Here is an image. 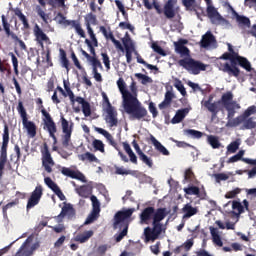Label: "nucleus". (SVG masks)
<instances>
[{
  "instance_id": "obj_49",
  "label": "nucleus",
  "mask_w": 256,
  "mask_h": 256,
  "mask_svg": "<svg viewBox=\"0 0 256 256\" xmlns=\"http://www.w3.org/2000/svg\"><path fill=\"white\" fill-rule=\"evenodd\" d=\"M44 182H45V185H47V187H49V189L53 191V193H55V191L59 189V186L57 185V183L53 182V180L50 177H46L44 179Z\"/></svg>"
},
{
  "instance_id": "obj_54",
  "label": "nucleus",
  "mask_w": 256,
  "mask_h": 256,
  "mask_svg": "<svg viewBox=\"0 0 256 256\" xmlns=\"http://www.w3.org/2000/svg\"><path fill=\"white\" fill-rule=\"evenodd\" d=\"M243 155H245V151L240 150L236 155L229 158L228 163H237V161H241Z\"/></svg>"
},
{
  "instance_id": "obj_5",
  "label": "nucleus",
  "mask_w": 256,
  "mask_h": 256,
  "mask_svg": "<svg viewBox=\"0 0 256 256\" xmlns=\"http://www.w3.org/2000/svg\"><path fill=\"white\" fill-rule=\"evenodd\" d=\"M178 64L180 67L186 69V71H191L192 75H199L201 71H207L209 67V65L193 58L181 59L178 61Z\"/></svg>"
},
{
  "instance_id": "obj_37",
  "label": "nucleus",
  "mask_w": 256,
  "mask_h": 256,
  "mask_svg": "<svg viewBox=\"0 0 256 256\" xmlns=\"http://www.w3.org/2000/svg\"><path fill=\"white\" fill-rule=\"evenodd\" d=\"M236 21L239 27H251V20L247 16L236 14Z\"/></svg>"
},
{
  "instance_id": "obj_21",
  "label": "nucleus",
  "mask_w": 256,
  "mask_h": 256,
  "mask_svg": "<svg viewBox=\"0 0 256 256\" xmlns=\"http://www.w3.org/2000/svg\"><path fill=\"white\" fill-rule=\"evenodd\" d=\"M44 131H47L49 133V137L53 139V145L57 143V136L55 133H57V124L53 119H50L49 116L47 117V122L43 126Z\"/></svg>"
},
{
  "instance_id": "obj_18",
  "label": "nucleus",
  "mask_w": 256,
  "mask_h": 256,
  "mask_svg": "<svg viewBox=\"0 0 256 256\" xmlns=\"http://www.w3.org/2000/svg\"><path fill=\"white\" fill-rule=\"evenodd\" d=\"M105 121L108 123L109 127H117V125H119L117 110H115V107L111 104L106 107Z\"/></svg>"
},
{
  "instance_id": "obj_30",
  "label": "nucleus",
  "mask_w": 256,
  "mask_h": 256,
  "mask_svg": "<svg viewBox=\"0 0 256 256\" xmlns=\"http://www.w3.org/2000/svg\"><path fill=\"white\" fill-rule=\"evenodd\" d=\"M189 114V109L183 108L176 112L175 116L171 120L172 125H177V123H181L185 117Z\"/></svg>"
},
{
  "instance_id": "obj_1",
  "label": "nucleus",
  "mask_w": 256,
  "mask_h": 256,
  "mask_svg": "<svg viewBox=\"0 0 256 256\" xmlns=\"http://www.w3.org/2000/svg\"><path fill=\"white\" fill-rule=\"evenodd\" d=\"M203 105L205 109H207V111L211 113L212 119H215V117H217L220 111H223V109H226L228 113L226 127H239V125H241V123L244 124L245 119H247L245 114H242L236 118H233L235 117V113H237V111L235 110L241 109V105L237 103V101L233 100V92L231 91L224 93L221 96L220 100L216 102H213V96L210 95L208 100L203 102Z\"/></svg>"
},
{
  "instance_id": "obj_33",
  "label": "nucleus",
  "mask_w": 256,
  "mask_h": 256,
  "mask_svg": "<svg viewBox=\"0 0 256 256\" xmlns=\"http://www.w3.org/2000/svg\"><path fill=\"white\" fill-rule=\"evenodd\" d=\"M182 211L184 213L183 219H189L193 217V215H197V208L191 206V204H186L182 208Z\"/></svg>"
},
{
  "instance_id": "obj_43",
  "label": "nucleus",
  "mask_w": 256,
  "mask_h": 256,
  "mask_svg": "<svg viewBox=\"0 0 256 256\" xmlns=\"http://www.w3.org/2000/svg\"><path fill=\"white\" fill-rule=\"evenodd\" d=\"M89 62L92 65V72L93 71H99L98 69L103 70V64H101V61L99 59H97L96 56H93Z\"/></svg>"
},
{
  "instance_id": "obj_22",
  "label": "nucleus",
  "mask_w": 256,
  "mask_h": 256,
  "mask_svg": "<svg viewBox=\"0 0 256 256\" xmlns=\"http://www.w3.org/2000/svg\"><path fill=\"white\" fill-rule=\"evenodd\" d=\"M187 43H189V40L187 39H180L178 42H174L176 53H179V55H182L183 57H189V48L185 46Z\"/></svg>"
},
{
  "instance_id": "obj_15",
  "label": "nucleus",
  "mask_w": 256,
  "mask_h": 256,
  "mask_svg": "<svg viewBox=\"0 0 256 256\" xmlns=\"http://www.w3.org/2000/svg\"><path fill=\"white\" fill-rule=\"evenodd\" d=\"M230 63H232V65H239L240 67H242V69H245L248 72L253 71V68L251 67V62H249V60L241 55H239V53L237 52H233L230 53Z\"/></svg>"
},
{
  "instance_id": "obj_40",
  "label": "nucleus",
  "mask_w": 256,
  "mask_h": 256,
  "mask_svg": "<svg viewBox=\"0 0 256 256\" xmlns=\"http://www.w3.org/2000/svg\"><path fill=\"white\" fill-rule=\"evenodd\" d=\"M60 60H61L62 67H64L67 73H69L70 71L69 59H67V52H65V50H63L62 48L60 49Z\"/></svg>"
},
{
  "instance_id": "obj_42",
  "label": "nucleus",
  "mask_w": 256,
  "mask_h": 256,
  "mask_svg": "<svg viewBox=\"0 0 256 256\" xmlns=\"http://www.w3.org/2000/svg\"><path fill=\"white\" fill-rule=\"evenodd\" d=\"M86 29L94 47H99V41L97 40V36L95 35V32L93 31V28L91 27V25L88 24V26H86Z\"/></svg>"
},
{
  "instance_id": "obj_4",
  "label": "nucleus",
  "mask_w": 256,
  "mask_h": 256,
  "mask_svg": "<svg viewBox=\"0 0 256 256\" xmlns=\"http://www.w3.org/2000/svg\"><path fill=\"white\" fill-rule=\"evenodd\" d=\"M64 89L67 97H69L71 105H75L76 103H79V105H82V112L84 116L91 117V104L85 100V98L78 96L75 98V94L73 93V90H71V87L69 84H67V81L64 80Z\"/></svg>"
},
{
  "instance_id": "obj_7",
  "label": "nucleus",
  "mask_w": 256,
  "mask_h": 256,
  "mask_svg": "<svg viewBox=\"0 0 256 256\" xmlns=\"http://www.w3.org/2000/svg\"><path fill=\"white\" fill-rule=\"evenodd\" d=\"M7 147H9V125L4 124L0 154V180L3 179V171L5 170V165H7Z\"/></svg>"
},
{
  "instance_id": "obj_6",
  "label": "nucleus",
  "mask_w": 256,
  "mask_h": 256,
  "mask_svg": "<svg viewBox=\"0 0 256 256\" xmlns=\"http://www.w3.org/2000/svg\"><path fill=\"white\" fill-rule=\"evenodd\" d=\"M17 111L22 119L23 128L26 129L28 135L32 138L36 137L37 125H35V122L29 121V118L27 117V110H25V106H23V102L20 101L18 103Z\"/></svg>"
},
{
  "instance_id": "obj_41",
  "label": "nucleus",
  "mask_w": 256,
  "mask_h": 256,
  "mask_svg": "<svg viewBox=\"0 0 256 256\" xmlns=\"http://www.w3.org/2000/svg\"><path fill=\"white\" fill-rule=\"evenodd\" d=\"M136 59L137 63H140L141 65H144V67H147V69H150V71H159V68L157 66L147 63V61H144V59L139 55V53L136 52Z\"/></svg>"
},
{
  "instance_id": "obj_52",
  "label": "nucleus",
  "mask_w": 256,
  "mask_h": 256,
  "mask_svg": "<svg viewBox=\"0 0 256 256\" xmlns=\"http://www.w3.org/2000/svg\"><path fill=\"white\" fill-rule=\"evenodd\" d=\"M12 64L14 67V73L16 77H19V60L15 54L11 53Z\"/></svg>"
},
{
  "instance_id": "obj_55",
  "label": "nucleus",
  "mask_w": 256,
  "mask_h": 256,
  "mask_svg": "<svg viewBox=\"0 0 256 256\" xmlns=\"http://www.w3.org/2000/svg\"><path fill=\"white\" fill-rule=\"evenodd\" d=\"M187 135H190L194 139H201L203 137V132L193 129L186 130Z\"/></svg>"
},
{
  "instance_id": "obj_31",
  "label": "nucleus",
  "mask_w": 256,
  "mask_h": 256,
  "mask_svg": "<svg viewBox=\"0 0 256 256\" xmlns=\"http://www.w3.org/2000/svg\"><path fill=\"white\" fill-rule=\"evenodd\" d=\"M11 11L14 13V15H16V17L19 18V21L22 22L24 29H29V20H27V16L23 14L21 8H12Z\"/></svg>"
},
{
  "instance_id": "obj_60",
  "label": "nucleus",
  "mask_w": 256,
  "mask_h": 256,
  "mask_svg": "<svg viewBox=\"0 0 256 256\" xmlns=\"http://www.w3.org/2000/svg\"><path fill=\"white\" fill-rule=\"evenodd\" d=\"M256 113V106L252 105L249 106L244 112L243 115L244 117H246V119H249V117H251V115H255Z\"/></svg>"
},
{
  "instance_id": "obj_16",
  "label": "nucleus",
  "mask_w": 256,
  "mask_h": 256,
  "mask_svg": "<svg viewBox=\"0 0 256 256\" xmlns=\"http://www.w3.org/2000/svg\"><path fill=\"white\" fill-rule=\"evenodd\" d=\"M60 123L64 133V136L62 137V145L67 149L71 143V134L73 133V128L69 127V121H67L64 116L60 117Z\"/></svg>"
},
{
  "instance_id": "obj_39",
  "label": "nucleus",
  "mask_w": 256,
  "mask_h": 256,
  "mask_svg": "<svg viewBox=\"0 0 256 256\" xmlns=\"http://www.w3.org/2000/svg\"><path fill=\"white\" fill-rule=\"evenodd\" d=\"M186 195H196V197H203L201 190L197 186H190L183 189Z\"/></svg>"
},
{
  "instance_id": "obj_3",
  "label": "nucleus",
  "mask_w": 256,
  "mask_h": 256,
  "mask_svg": "<svg viewBox=\"0 0 256 256\" xmlns=\"http://www.w3.org/2000/svg\"><path fill=\"white\" fill-rule=\"evenodd\" d=\"M116 83L122 95V103L125 113L137 121L145 119L148 115L147 108L141 104L138 98L131 95V92L127 89V83H125V80H123V78H119Z\"/></svg>"
},
{
  "instance_id": "obj_13",
  "label": "nucleus",
  "mask_w": 256,
  "mask_h": 256,
  "mask_svg": "<svg viewBox=\"0 0 256 256\" xmlns=\"http://www.w3.org/2000/svg\"><path fill=\"white\" fill-rule=\"evenodd\" d=\"M33 35L35 37L36 43L40 47H42V49H43V47H45V43H46V45H51V38H49V36L46 35V33L43 31L41 26H39V24L34 25Z\"/></svg>"
},
{
  "instance_id": "obj_9",
  "label": "nucleus",
  "mask_w": 256,
  "mask_h": 256,
  "mask_svg": "<svg viewBox=\"0 0 256 256\" xmlns=\"http://www.w3.org/2000/svg\"><path fill=\"white\" fill-rule=\"evenodd\" d=\"M153 7L158 15L164 13L166 19H174L177 15V12L175 11V2H173V0H168L164 5V9H161V5L156 1L153 2Z\"/></svg>"
},
{
  "instance_id": "obj_50",
  "label": "nucleus",
  "mask_w": 256,
  "mask_h": 256,
  "mask_svg": "<svg viewBox=\"0 0 256 256\" xmlns=\"http://www.w3.org/2000/svg\"><path fill=\"white\" fill-rule=\"evenodd\" d=\"M135 78L136 79H141L142 80L141 81L142 85H147V83H153V79H151V77H149L145 74L136 73Z\"/></svg>"
},
{
  "instance_id": "obj_56",
  "label": "nucleus",
  "mask_w": 256,
  "mask_h": 256,
  "mask_svg": "<svg viewBox=\"0 0 256 256\" xmlns=\"http://www.w3.org/2000/svg\"><path fill=\"white\" fill-rule=\"evenodd\" d=\"M239 193H241V189L235 188L234 190H231L225 194V199H235Z\"/></svg>"
},
{
  "instance_id": "obj_63",
  "label": "nucleus",
  "mask_w": 256,
  "mask_h": 256,
  "mask_svg": "<svg viewBox=\"0 0 256 256\" xmlns=\"http://www.w3.org/2000/svg\"><path fill=\"white\" fill-rule=\"evenodd\" d=\"M152 49H153V51H155V53H158V55H162V57H165L167 55L165 53V50H163L161 48V46H159V44H157V43L152 44Z\"/></svg>"
},
{
  "instance_id": "obj_32",
  "label": "nucleus",
  "mask_w": 256,
  "mask_h": 256,
  "mask_svg": "<svg viewBox=\"0 0 256 256\" xmlns=\"http://www.w3.org/2000/svg\"><path fill=\"white\" fill-rule=\"evenodd\" d=\"M94 234L95 232H93V230L84 231L76 235L75 241H77V243H87Z\"/></svg>"
},
{
  "instance_id": "obj_11",
  "label": "nucleus",
  "mask_w": 256,
  "mask_h": 256,
  "mask_svg": "<svg viewBox=\"0 0 256 256\" xmlns=\"http://www.w3.org/2000/svg\"><path fill=\"white\" fill-rule=\"evenodd\" d=\"M94 130L96 131V133L103 135V137H105V139H107L109 144L112 147H114V149H116L118 151V155H119L120 159H122V161H124V163H129V158H127V155H125L123 152H121V150H119V148L117 147V142L115 141V138H113L111 133H109L107 130H105L103 128H99V127H94Z\"/></svg>"
},
{
  "instance_id": "obj_34",
  "label": "nucleus",
  "mask_w": 256,
  "mask_h": 256,
  "mask_svg": "<svg viewBox=\"0 0 256 256\" xmlns=\"http://www.w3.org/2000/svg\"><path fill=\"white\" fill-rule=\"evenodd\" d=\"M210 233L212 235V241L218 247H222L223 241L221 240V236L219 235V230L213 226H210Z\"/></svg>"
},
{
  "instance_id": "obj_27",
  "label": "nucleus",
  "mask_w": 256,
  "mask_h": 256,
  "mask_svg": "<svg viewBox=\"0 0 256 256\" xmlns=\"http://www.w3.org/2000/svg\"><path fill=\"white\" fill-rule=\"evenodd\" d=\"M150 141L158 153L164 155L165 157H169V155H171V152H169V150L163 146V144H161V142H159L155 136L150 135Z\"/></svg>"
},
{
  "instance_id": "obj_61",
  "label": "nucleus",
  "mask_w": 256,
  "mask_h": 256,
  "mask_svg": "<svg viewBox=\"0 0 256 256\" xmlns=\"http://www.w3.org/2000/svg\"><path fill=\"white\" fill-rule=\"evenodd\" d=\"M37 14L39 17H41V19L44 21V23H49V15L45 13V11H43V9L41 7L37 8Z\"/></svg>"
},
{
  "instance_id": "obj_24",
  "label": "nucleus",
  "mask_w": 256,
  "mask_h": 256,
  "mask_svg": "<svg viewBox=\"0 0 256 256\" xmlns=\"http://www.w3.org/2000/svg\"><path fill=\"white\" fill-rule=\"evenodd\" d=\"M65 217H68V219L75 217V208H73V205L64 203L60 214L55 219H63Z\"/></svg>"
},
{
  "instance_id": "obj_8",
  "label": "nucleus",
  "mask_w": 256,
  "mask_h": 256,
  "mask_svg": "<svg viewBox=\"0 0 256 256\" xmlns=\"http://www.w3.org/2000/svg\"><path fill=\"white\" fill-rule=\"evenodd\" d=\"M125 216L123 215V211H118L114 216V227L117 228V225H120L121 232L115 235L116 243H120L123 241L125 237H127V233L129 232V224L125 222Z\"/></svg>"
},
{
  "instance_id": "obj_10",
  "label": "nucleus",
  "mask_w": 256,
  "mask_h": 256,
  "mask_svg": "<svg viewBox=\"0 0 256 256\" xmlns=\"http://www.w3.org/2000/svg\"><path fill=\"white\" fill-rule=\"evenodd\" d=\"M58 17L61 18V20H59L60 25L75 29L77 35L82 37V39H85L87 37L85 35V30H83V28L81 27V23L79 22V20H67V18L61 12L58 13Z\"/></svg>"
},
{
  "instance_id": "obj_45",
  "label": "nucleus",
  "mask_w": 256,
  "mask_h": 256,
  "mask_svg": "<svg viewBox=\"0 0 256 256\" xmlns=\"http://www.w3.org/2000/svg\"><path fill=\"white\" fill-rule=\"evenodd\" d=\"M85 25L88 26V25H97V16L93 13H88L86 16H85Z\"/></svg>"
},
{
  "instance_id": "obj_20",
  "label": "nucleus",
  "mask_w": 256,
  "mask_h": 256,
  "mask_svg": "<svg viewBox=\"0 0 256 256\" xmlns=\"http://www.w3.org/2000/svg\"><path fill=\"white\" fill-rule=\"evenodd\" d=\"M132 147H134L140 161L144 162L145 165H147V167H149L150 169L153 168V160L151 158H149L144 152L143 150H141V147H139V144L137 143V140H133L132 141Z\"/></svg>"
},
{
  "instance_id": "obj_51",
  "label": "nucleus",
  "mask_w": 256,
  "mask_h": 256,
  "mask_svg": "<svg viewBox=\"0 0 256 256\" xmlns=\"http://www.w3.org/2000/svg\"><path fill=\"white\" fill-rule=\"evenodd\" d=\"M116 7H118L119 11L122 13L123 17L126 19V21H129V14L125 11V6L123 3L119 0L115 1Z\"/></svg>"
},
{
  "instance_id": "obj_48",
  "label": "nucleus",
  "mask_w": 256,
  "mask_h": 256,
  "mask_svg": "<svg viewBox=\"0 0 256 256\" xmlns=\"http://www.w3.org/2000/svg\"><path fill=\"white\" fill-rule=\"evenodd\" d=\"M256 128V122L253 121V118H246L244 120V124L242 125L241 129H255Z\"/></svg>"
},
{
  "instance_id": "obj_35",
  "label": "nucleus",
  "mask_w": 256,
  "mask_h": 256,
  "mask_svg": "<svg viewBox=\"0 0 256 256\" xmlns=\"http://www.w3.org/2000/svg\"><path fill=\"white\" fill-rule=\"evenodd\" d=\"M36 105H38L39 109L41 110L42 116L44 117L43 118L44 125L47 123V118L48 117L50 119H53V117H51V114H49V112H47V110L45 109V106H43V99L37 98L36 99Z\"/></svg>"
},
{
  "instance_id": "obj_25",
  "label": "nucleus",
  "mask_w": 256,
  "mask_h": 256,
  "mask_svg": "<svg viewBox=\"0 0 256 256\" xmlns=\"http://www.w3.org/2000/svg\"><path fill=\"white\" fill-rule=\"evenodd\" d=\"M217 43V39H215V36L211 31H207L200 41V47L203 49H207V47H211V45Z\"/></svg>"
},
{
  "instance_id": "obj_47",
  "label": "nucleus",
  "mask_w": 256,
  "mask_h": 256,
  "mask_svg": "<svg viewBox=\"0 0 256 256\" xmlns=\"http://www.w3.org/2000/svg\"><path fill=\"white\" fill-rule=\"evenodd\" d=\"M232 209L234 211H238L237 215H241L242 213H245V207L243 206V204H241V202L234 200L232 202Z\"/></svg>"
},
{
  "instance_id": "obj_44",
  "label": "nucleus",
  "mask_w": 256,
  "mask_h": 256,
  "mask_svg": "<svg viewBox=\"0 0 256 256\" xmlns=\"http://www.w3.org/2000/svg\"><path fill=\"white\" fill-rule=\"evenodd\" d=\"M207 141L209 145H211L212 149H219V147H221V142H219V138L216 136H208Z\"/></svg>"
},
{
  "instance_id": "obj_28",
  "label": "nucleus",
  "mask_w": 256,
  "mask_h": 256,
  "mask_svg": "<svg viewBox=\"0 0 256 256\" xmlns=\"http://www.w3.org/2000/svg\"><path fill=\"white\" fill-rule=\"evenodd\" d=\"M173 99H175V94L172 91H166L164 100L158 105V109H160V111L169 109L171 103H173Z\"/></svg>"
},
{
  "instance_id": "obj_2",
  "label": "nucleus",
  "mask_w": 256,
  "mask_h": 256,
  "mask_svg": "<svg viewBox=\"0 0 256 256\" xmlns=\"http://www.w3.org/2000/svg\"><path fill=\"white\" fill-rule=\"evenodd\" d=\"M167 215H169L167 208H158L155 210V207L148 206L142 211L140 214L141 223H149L152 219L153 226L152 228L146 227L144 229L146 243H149V241H157V239H159V235L163 233V224L161 221H163Z\"/></svg>"
},
{
  "instance_id": "obj_59",
  "label": "nucleus",
  "mask_w": 256,
  "mask_h": 256,
  "mask_svg": "<svg viewBox=\"0 0 256 256\" xmlns=\"http://www.w3.org/2000/svg\"><path fill=\"white\" fill-rule=\"evenodd\" d=\"M195 3V0H182V5L186 7V11H193Z\"/></svg>"
},
{
  "instance_id": "obj_46",
  "label": "nucleus",
  "mask_w": 256,
  "mask_h": 256,
  "mask_svg": "<svg viewBox=\"0 0 256 256\" xmlns=\"http://www.w3.org/2000/svg\"><path fill=\"white\" fill-rule=\"evenodd\" d=\"M93 148L95 151H100V153H105V144L103 141L95 139L92 142Z\"/></svg>"
},
{
  "instance_id": "obj_12",
  "label": "nucleus",
  "mask_w": 256,
  "mask_h": 256,
  "mask_svg": "<svg viewBox=\"0 0 256 256\" xmlns=\"http://www.w3.org/2000/svg\"><path fill=\"white\" fill-rule=\"evenodd\" d=\"M90 199L92 202V211L86 218L84 225H91V223L97 221L99 219V213H101V203L97 199V196L92 195Z\"/></svg>"
},
{
  "instance_id": "obj_64",
  "label": "nucleus",
  "mask_w": 256,
  "mask_h": 256,
  "mask_svg": "<svg viewBox=\"0 0 256 256\" xmlns=\"http://www.w3.org/2000/svg\"><path fill=\"white\" fill-rule=\"evenodd\" d=\"M174 87L177 88V90L181 93L183 97L187 95V90L185 89V86L183 85V83H181V81H178L176 84H174Z\"/></svg>"
},
{
  "instance_id": "obj_26",
  "label": "nucleus",
  "mask_w": 256,
  "mask_h": 256,
  "mask_svg": "<svg viewBox=\"0 0 256 256\" xmlns=\"http://www.w3.org/2000/svg\"><path fill=\"white\" fill-rule=\"evenodd\" d=\"M206 13L212 23L223 21V16L211 4H207Z\"/></svg>"
},
{
  "instance_id": "obj_38",
  "label": "nucleus",
  "mask_w": 256,
  "mask_h": 256,
  "mask_svg": "<svg viewBox=\"0 0 256 256\" xmlns=\"http://www.w3.org/2000/svg\"><path fill=\"white\" fill-rule=\"evenodd\" d=\"M76 193L80 197H84V199H87V197H89V195H91V188H89V186H87V185H82V186L76 188Z\"/></svg>"
},
{
  "instance_id": "obj_29",
  "label": "nucleus",
  "mask_w": 256,
  "mask_h": 256,
  "mask_svg": "<svg viewBox=\"0 0 256 256\" xmlns=\"http://www.w3.org/2000/svg\"><path fill=\"white\" fill-rule=\"evenodd\" d=\"M2 25H3V29H4L7 37H11V39H13V41L19 40V36H17V34H15L13 31H11V24H9V22H7V18H5V15H2Z\"/></svg>"
},
{
  "instance_id": "obj_14",
  "label": "nucleus",
  "mask_w": 256,
  "mask_h": 256,
  "mask_svg": "<svg viewBox=\"0 0 256 256\" xmlns=\"http://www.w3.org/2000/svg\"><path fill=\"white\" fill-rule=\"evenodd\" d=\"M42 153V165L47 173H53V166L55 165V161H53V157H51V152H49V146L47 143H44Z\"/></svg>"
},
{
  "instance_id": "obj_62",
  "label": "nucleus",
  "mask_w": 256,
  "mask_h": 256,
  "mask_svg": "<svg viewBox=\"0 0 256 256\" xmlns=\"http://www.w3.org/2000/svg\"><path fill=\"white\" fill-rule=\"evenodd\" d=\"M122 43L125 49L131 48V45H133V42L131 41V37H129V33L126 32L125 37L122 38Z\"/></svg>"
},
{
  "instance_id": "obj_23",
  "label": "nucleus",
  "mask_w": 256,
  "mask_h": 256,
  "mask_svg": "<svg viewBox=\"0 0 256 256\" xmlns=\"http://www.w3.org/2000/svg\"><path fill=\"white\" fill-rule=\"evenodd\" d=\"M238 64H229V63H225L221 69V71H223V73H227V75H229V77H239V75H241V69H239V67H237Z\"/></svg>"
},
{
  "instance_id": "obj_57",
  "label": "nucleus",
  "mask_w": 256,
  "mask_h": 256,
  "mask_svg": "<svg viewBox=\"0 0 256 256\" xmlns=\"http://www.w3.org/2000/svg\"><path fill=\"white\" fill-rule=\"evenodd\" d=\"M239 142L233 141L227 146L228 153H237V150L239 149Z\"/></svg>"
},
{
  "instance_id": "obj_17",
  "label": "nucleus",
  "mask_w": 256,
  "mask_h": 256,
  "mask_svg": "<svg viewBox=\"0 0 256 256\" xmlns=\"http://www.w3.org/2000/svg\"><path fill=\"white\" fill-rule=\"evenodd\" d=\"M43 197V186L37 185L34 189V191L31 193L30 198L28 199L26 209L29 211V209H33L36 205H39V201H41V198Z\"/></svg>"
},
{
  "instance_id": "obj_53",
  "label": "nucleus",
  "mask_w": 256,
  "mask_h": 256,
  "mask_svg": "<svg viewBox=\"0 0 256 256\" xmlns=\"http://www.w3.org/2000/svg\"><path fill=\"white\" fill-rule=\"evenodd\" d=\"M126 51V61L127 63H131L133 61V51H135V46L131 44L130 48H125Z\"/></svg>"
},
{
  "instance_id": "obj_36",
  "label": "nucleus",
  "mask_w": 256,
  "mask_h": 256,
  "mask_svg": "<svg viewBox=\"0 0 256 256\" xmlns=\"http://www.w3.org/2000/svg\"><path fill=\"white\" fill-rule=\"evenodd\" d=\"M80 161H88L89 163H98L99 159L95 157V154L91 152H86L84 154L78 155Z\"/></svg>"
},
{
  "instance_id": "obj_58",
  "label": "nucleus",
  "mask_w": 256,
  "mask_h": 256,
  "mask_svg": "<svg viewBox=\"0 0 256 256\" xmlns=\"http://www.w3.org/2000/svg\"><path fill=\"white\" fill-rule=\"evenodd\" d=\"M100 31L101 33L104 35V37L106 39H110L111 41H114L115 36L113 35V33L111 32V30L109 32H107V28H105V26H101L100 27Z\"/></svg>"
},
{
  "instance_id": "obj_19",
  "label": "nucleus",
  "mask_w": 256,
  "mask_h": 256,
  "mask_svg": "<svg viewBox=\"0 0 256 256\" xmlns=\"http://www.w3.org/2000/svg\"><path fill=\"white\" fill-rule=\"evenodd\" d=\"M61 173L62 175H65V177H70V179H77L82 183H87V178H85V174L79 170H73L71 168L62 167Z\"/></svg>"
}]
</instances>
